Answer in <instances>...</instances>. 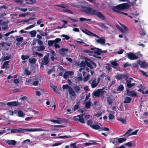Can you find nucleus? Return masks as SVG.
I'll return each mask as SVG.
<instances>
[{"label":"nucleus","instance_id":"1","mask_svg":"<svg viewBox=\"0 0 148 148\" xmlns=\"http://www.w3.org/2000/svg\"><path fill=\"white\" fill-rule=\"evenodd\" d=\"M130 7V5L128 3H124L120 4L117 5L113 7L112 10L114 11L119 13L125 15H127V14L121 11L129 9Z\"/></svg>","mask_w":148,"mask_h":148},{"label":"nucleus","instance_id":"2","mask_svg":"<svg viewBox=\"0 0 148 148\" xmlns=\"http://www.w3.org/2000/svg\"><path fill=\"white\" fill-rule=\"evenodd\" d=\"M88 4L86 2L83 3L81 6V10L85 12L86 14L90 15H95L96 10L93 8L88 6Z\"/></svg>","mask_w":148,"mask_h":148},{"label":"nucleus","instance_id":"3","mask_svg":"<svg viewBox=\"0 0 148 148\" xmlns=\"http://www.w3.org/2000/svg\"><path fill=\"white\" fill-rule=\"evenodd\" d=\"M96 49H97V51L95 50L94 51H90L87 50H86L85 51V52L86 53L90 52L92 53V55L93 56H94L97 55H100L101 54V53H105L107 52V51L106 50L102 51L101 49H100L96 48Z\"/></svg>","mask_w":148,"mask_h":148},{"label":"nucleus","instance_id":"4","mask_svg":"<svg viewBox=\"0 0 148 148\" xmlns=\"http://www.w3.org/2000/svg\"><path fill=\"white\" fill-rule=\"evenodd\" d=\"M135 81L132 78L128 79L126 82V84L128 88H131L134 86L135 84Z\"/></svg>","mask_w":148,"mask_h":148},{"label":"nucleus","instance_id":"5","mask_svg":"<svg viewBox=\"0 0 148 148\" xmlns=\"http://www.w3.org/2000/svg\"><path fill=\"white\" fill-rule=\"evenodd\" d=\"M73 120L76 121H78L82 123H85L84 119L82 115H78L73 117Z\"/></svg>","mask_w":148,"mask_h":148},{"label":"nucleus","instance_id":"6","mask_svg":"<svg viewBox=\"0 0 148 148\" xmlns=\"http://www.w3.org/2000/svg\"><path fill=\"white\" fill-rule=\"evenodd\" d=\"M22 133H25L26 132H38V131H44V130H43L42 129L37 128L36 129H22Z\"/></svg>","mask_w":148,"mask_h":148},{"label":"nucleus","instance_id":"7","mask_svg":"<svg viewBox=\"0 0 148 148\" xmlns=\"http://www.w3.org/2000/svg\"><path fill=\"white\" fill-rule=\"evenodd\" d=\"M127 55L128 58L131 60H136L138 58V57L136 55L131 52L127 53Z\"/></svg>","mask_w":148,"mask_h":148},{"label":"nucleus","instance_id":"8","mask_svg":"<svg viewBox=\"0 0 148 148\" xmlns=\"http://www.w3.org/2000/svg\"><path fill=\"white\" fill-rule=\"evenodd\" d=\"M115 78L118 80L122 79L123 78L126 79L127 76L125 74H117L115 76Z\"/></svg>","mask_w":148,"mask_h":148},{"label":"nucleus","instance_id":"9","mask_svg":"<svg viewBox=\"0 0 148 148\" xmlns=\"http://www.w3.org/2000/svg\"><path fill=\"white\" fill-rule=\"evenodd\" d=\"M89 83L91 85V86L92 88H95L98 85V83L97 82L96 78H94L91 82L90 81Z\"/></svg>","mask_w":148,"mask_h":148},{"label":"nucleus","instance_id":"10","mask_svg":"<svg viewBox=\"0 0 148 148\" xmlns=\"http://www.w3.org/2000/svg\"><path fill=\"white\" fill-rule=\"evenodd\" d=\"M137 63L139 64L142 68H145L148 67V64L145 61H141L140 60H138L137 61Z\"/></svg>","mask_w":148,"mask_h":148},{"label":"nucleus","instance_id":"11","mask_svg":"<svg viewBox=\"0 0 148 148\" xmlns=\"http://www.w3.org/2000/svg\"><path fill=\"white\" fill-rule=\"evenodd\" d=\"M58 6H60V8L59 9V10L61 12H66L67 13L72 14V12L70 10L65 8V7L63 6H61V5H57Z\"/></svg>","mask_w":148,"mask_h":148},{"label":"nucleus","instance_id":"12","mask_svg":"<svg viewBox=\"0 0 148 148\" xmlns=\"http://www.w3.org/2000/svg\"><path fill=\"white\" fill-rule=\"evenodd\" d=\"M74 72L73 71H69L66 72L63 75V77L65 79L67 78L70 76L73 75Z\"/></svg>","mask_w":148,"mask_h":148},{"label":"nucleus","instance_id":"13","mask_svg":"<svg viewBox=\"0 0 148 148\" xmlns=\"http://www.w3.org/2000/svg\"><path fill=\"white\" fill-rule=\"evenodd\" d=\"M86 64L90 69H92L96 67V65L95 63L92 62H86Z\"/></svg>","mask_w":148,"mask_h":148},{"label":"nucleus","instance_id":"14","mask_svg":"<svg viewBox=\"0 0 148 148\" xmlns=\"http://www.w3.org/2000/svg\"><path fill=\"white\" fill-rule=\"evenodd\" d=\"M73 88L75 92L77 93H79L82 92V87L80 86L75 85L74 86Z\"/></svg>","mask_w":148,"mask_h":148},{"label":"nucleus","instance_id":"15","mask_svg":"<svg viewBox=\"0 0 148 148\" xmlns=\"http://www.w3.org/2000/svg\"><path fill=\"white\" fill-rule=\"evenodd\" d=\"M95 40L98 43L101 44H104L105 42V39L103 37L99 38L98 39H96Z\"/></svg>","mask_w":148,"mask_h":148},{"label":"nucleus","instance_id":"16","mask_svg":"<svg viewBox=\"0 0 148 148\" xmlns=\"http://www.w3.org/2000/svg\"><path fill=\"white\" fill-rule=\"evenodd\" d=\"M105 88H106V87H104L102 89H99L100 96L102 97L103 98L104 97V95L106 94V91L104 90L105 89Z\"/></svg>","mask_w":148,"mask_h":148},{"label":"nucleus","instance_id":"17","mask_svg":"<svg viewBox=\"0 0 148 148\" xmlns=\"http://www.w3.org/2000/svg\"><path fill=\"white\" fill-rule=\"evenodd\" d=\"M5 142L9 145H15L16 143V141L14 140H5Z\"/></svg>","mask_w":148,"mask_h":148},{"label":"nucleus","instance_id":"18","mask_svg":"<svg viewBox=\"0 0 148 148\" xmlns=\"http://www.w3.org/2000/svg\"><path fill=\"white\" fill-rule=\"evenodd\" d=\"M48 62L49 59L48 58V56H45L42 62V64L44 65H47L48 64Z\"/></svg>","mask_w":148,"mask_h":148},{"label":"nucleus","instance_id":"19","mask_svg":"<svg viewBox=\"0 0 148 148\" xmlns=\"http://www.w3.org/2000/svg\"><path fill=\"white\" fill-rule=\"evenodd\" d=\"M22 128L15 129L11 130L10 131L11 133H22Z\"/></svg>","mask_w":148,"mask_h":148},{"label":"nucleus","instance_id":"20","mask_svg":"<svg viewBox=\"0 0 148 148\" xmlns=\"http://www.w3.org/2000/svg\"><path fill=\"white\" fill-rule=\"evenodd\" d=\"M127 95L131 97L136 96L137 95L136 93L134 91L132 90H127Z\"/></svg>","mask_w":148,"mask_h":148},{"label":"nucleus","instance_id":"21","mask_svg":"<svg viewBox=\"0 0 148 148\" xmlns=\"http://www.w3.org/2000/svg\"><path fill=\"white\" fill-rule=\"evenodd\" d=\"M10 62V61L5 62L2 65L1 68L4 69L5 68L8 69L9 68V65L8 63Z\"/></svg>","mask_w":148,"mask_h":148},{"label":"nucleus","instance_id":"22","mask_svg":"<svg viewBox=\"0 0 148 148\" xmlns=\"http://www.w3.org/2000/svg\"><path fill=\"white\" fill-rule=\"evenodd\" d=\"M50 121L54 123L60 124L62 122V121L60 118H58L57 120L50 119Z\"/></svg>","mask_w":148,"mask_h":148},{"label":"nucleus","instance_id":"23","mask_svg":"<svg viewBox=\"0 0 148 148\" xmlns=\"http://www.w3.org/2000/svg\"><path fill=\"white\" fill-rule=\"evenodd\" d=\"M68 91L69 94L71 96H75V92L71 87H69V89Z\"/></svg>","mask_w":148,"mask_h":148},{"label":"nucleus","instance_id":"24","mask_svg":"<svg viewBox=\"0 0 148 148\" xmlns=\"http://www.w3.org/2000/svg\"><path fill=\"white\" fill-rule=\"evenodd\" d=\"M95 15H96L98 17L103 19L104 20L105 18L103 15L100 12H97L96 11V14Z\"/></svg>","mask_w":148,"mask_h":148},{"label":"nucleus","instance_id":"25","mask_svg":"<svg viewBox=\"0 0 148 148\" xmlns=\"http://www.w3.org/2000/svg\"><path fill=\"white\" fill-rule=\"evenodd\" d=\"M107 101L108 103L110 105L112 104L113 102L112 96V95L109 96L107 97Z\"/></svg>","mask_w":148,"mask_h":148},{"label":"nucleus","instance_id":"26","mask_svg":"<svg viewBox=\"0 0 148 148\" xmlns=\"http://www.w3.org/2000/svg\"><path fill=\"white\" fill-rule=\"evenodd\" d=\"M95 144V143L92 140H90L88 142L86 143L83 144V145L85 147L87 146H89L90 145H93Z\"/></svg>","mask_w":148,"mask_h":148},{"label":"nucleus","instance_id":"27","mask_svg":"<svg viewBox=\"0 0 148 148\" xmlns=\"http://www.w3.org/2000/svg\"><path fill=\"white\" fill-rule=\"evenodd\" d=\"M122 27L123 28V32H121L122 33H126L128 32L129 29L128 28L124 25L120 24Z\"/></svg>","mask_w":148,"mask_h":148},{"label":"nucleus","instance_id":"28","mask_svg":"<svg viewBox=\"0 0 148 148\" xmlns=\"http://www.w3.org/2000/svg\"><path fill=\"white\" fill-rule=\"evenodd\" d=\"M31 73V71L28 68L25 69L24 70L23 73L24 75L29 76Z\"/></svg>","mask_w":148,"mask_h":148},{"label":"nucleus","instance_id":"29","mask_svg":"<svg viewBox=\"0 0 148 148\" xmlns=\"http://www.w3.org/2000/svg\"><path fill=\"white\" fill-rule=\"evenodd\" d=\"M93 129H94L95 130H101L102 128H101L100 126L98 125L95 124L93 125L92 127H91Z\"/></svg>","mask_w":148,"mask_h":148},{"label":"nucleus","instance_id":"30","mask_svg":"<svg viewBox=\"0 0 148 148\" xmlns=\"http://www.w3.org/2000/svg\"><path fill=\"white\" fill-rule=\"evenodd\" d=\"M16 101H11L7 102L6 104L10 107L15 106L16 104Z\"/></svg>","mask_w":148,"mask_h":148},{"label":"nucleus","instance_id":"31","mask_svg":"<svg viewBox=\"0 0 148 148\" xmlns=\"http://www.w3.org/2000/svg\"><path fill=\"white\" fill-rule=\"evenodd\" d=\"M18 116L21 117H24L25 116V114L21 110H18Z\"/></svg>","mask_w":148,"mask_h":148},{"label":"nucleus","instance_id":"32","mask_svg":"<svg viewBox=\"0 0 148 148\" xmlns=\"http://www.w3.org/2000/svg\"><path fill=\"white\" fill-rule=\"evenodd\" d=\"M39 83L38 79L36 77L34 78L33 80V85L34 86H37L38 85Z\"/></svg>","mask_w":148,"mask_h":148},{"label":"nucleus","instance_id":"33","mask_svg":"<svg viewBox=\"0 0 148 148\" xmlns=\"http://www.w3.org/2000/svg\"><path fill=\"white\" fill-rule=\"evenodd\" d=\"M36 0H25V2L26 4H31L35 2Z\"/></svg>","mask_w":148,"mask_h":148},{"label":"nucleus","instance_id":"34","mask_svg":"<svg viewBox=\"0 0 148 148\" xmlns=\"http://www.w3.org/2000/svg\"><path fill=\"white\" fill-rule=\"evenodd\" d=\"M29 33L31 37H33L36 36V31L34 30L29 32Z\"/></svg>","mask_w":148,"mask_h":148},{"label":"nucleus","instance_id":"35","mask_svg":"<svg viewBox=\"0 0 148 148\" xmlns=\"http://www.w3.org/2000/svg\"><path fill=\"white\" fill-rule=\"evenodd\" d=\"M93 95L96 97H99L100 96L99 89H98L96 91H95L93 92Z\"/></svg>","mask_w":148,"mask_h":148},{"label":"nucleus","instance_id":"36","mask_svg":"<svg viewBox=\"0 0 148 148\" xmlns=\"http://www.w3.org/2000/svg\"><path fill=\"white\" fill-rule=\"evenodd\" d=\"M137 0H134L132 2H129L128 4L130 5V7L132 5L137 6L138 5V4L136 3V1Z\"/></svg>","mask_w":148,"mask_h":148},{"label":"nucleus","instance_id":"37","mask_svg":"<svg viewBox=\"0 0 148 148\" xmlns=\"http://www.w3.org/2000/svg\"><path fill=\"white\" fill-rule=\"evenodd\" d=\"M16 106H20L22 105H24L25 103V102L23 100H22L20 102H18V101H16Z\"/></svg>","mask_w":148,"mask_h":148},{"label":"nucleus","instance_id":"38","mask_svg":"<svg viewBox=\"0 0 148 148\" xmlns=\"http://www.w3.org/2000/svg\"><path fill=\"white\" fill-rule=\"evenodd\" d=\"M110 63L114 68H116V66L118 65V64L116 62L115 60L114 61L112 60L111 61Z\"/></svg>","mask_w":148,"mask_h":148},{"label":"nucleus","instance_id":"39","mask_svg":"<svg viewBox=\"0 0 148 148\" xmlns=\"http://www.w3.org/2000/svg\"><path fill=\"white\" fill-rule=\"evenodd\" d=\"M84 70L87 71L88 72H89V69L86 67L81 66V68L79 69V71L80 72H81L82 71H83Z\"/></svg>","mask_w":148,"mask_h":148},{"label":"nucleus","instance_id":"40","mask_svg":"<svg viewBox=\"0 0 148 148\" xmlns=\"http://www.w3.org/2000/svg\"><path fill=\"white\" fill-rule=\"evenodd\" d=\"M131 98L129 97H126L125 98L124 103H129L131 100Z\"/></svg>","mask_w":148,"mask_h":148},{"label":"nucleus","instance_id":"41","mask_svg":"<svg viewBox=\"0 0 148 148\" xmlns=\"http://www.w3.org/2000/svg\"><path fill=\"white\" fill-rule=\"evenodd\" d=\"M126 140L125 138H120L117 139L118 143H121L125 141Z\"/></svg>","mask_w":148,"mask_h":148},{"label":"nucleus","instance_id":"42","mask_svg":"<svg viewBox=\"0 0 148 148\" xmlns=\"http://www.w3.org/2000/svg\"><path fill=\"white\" fill-rule=\"evenodd\" d=\"M2 25L3 26L2 27V29L3 30H5L8 29V26L6 24L5 22L2 23Z\"/></svg>","mask_w":148,"mask_h":148},{"label":"nucleus","instance_id":"43","mask_svg":"<svg viewBox=\"0 0 148 148\" xmlns=\"http://www.w3.org/2000/svg\"><path fill=\"white\" fill-rule=\"evenodd\" d=\"M93 122L91 120H89L87 121V124L89 126L91 127L93 125Z\"/></svg>","mask_w":148,"mask_h":148},{"label":"nucleus","instance_id":"44","mask_svg":"<svg viewBox=\"0 0 148 148\" xmlns=\"http://www.w3.org/2000/svg\"><path fill=\"white\" fill-rule=\"evenodd\" d=\"M29 62L31 64L34 63L36 62V59L35 58H29Z\"/></svg>","mask_w":148,"mask_h":148},{"label":"nucleus","instance_id":"45","mask_svg":"<svg viewBox=\"0 0 148 148\" xmlns=\"http://www.w3.org/2000/svg\"><path fill=\"white\" fill-rule=\"evenodd\" d=\"M75 79L76 81L78 82L82 81L83 80V79L81 76H79L76 77L75 78Z\"/></svg>","mask_w":148,"mask_h":148},{"label":"nucleus","instance_id":"46","mask_svg":"<svg viewBox=\"0 0 148 148\" xmlns=\"http://www.w3.org/2000/svg\"><path fill=\"white\" fill-rule=\"evenodd\" d=\"M61 37H63V40H68L70 39V37L69 36L65 34L62 35L61 36Z\"/></svg>","mask_w":148,"mask_h":148},{"label":"nucleus","instance_id":"47","mask_svg":"<svg viewBox=\"0 0 148 148\" xmlns=\"http://www.w3.org/2000/svg\"><path fill=\"white\" fill-rule=\"evenodd\" d=\"M79 101L77 102V103L75 104L73 107V111H75L78 108L79 106Z\"/></svg>","mask_w":148,"mask_h":148},{"label":"nucleus","instance_id":"48","mask_svg":"<svg viewBox=\"0 0 148 148\" xmlns=\"http://www.w3.org/2000/svg\"><path fill=\"white\" fill-rule=\"evenodd\" d=\"M45 49V47L44 46H40L38 47L37 49V51H42L44 49Z\"/></svg>","mask_w":148,"mask_h":148},{"label":"nucleus","instance_id":"49","mask_svg":"<svg viewBox=\"0 0 148 148\" xmlns=\"http://www.w3.org/2000/svg\"><path fill=\"white\" fill-rule=\"evenodd\" d=\"M82 31L85 34L91 36L92 32L87 29L82 30Z\"/></svg>","mask_w":148,"mask_h":148},{"label":"nucleus","instance_id":"50","mask_svg":"<svg viewBox=\"0 0 148 148\" xmlns=\"http://www.w3.org/2000/svg\"><path fill=\"white\" fill-rule=\"evenodd\" d=\"M54 40H49L48 41V45L49 46H52L54 45Z\"/></svg>","mask_w":148,"mask_h":148},{"label":"nucleus","instance_id":"51","mask_svg":"<svg viewBox=\"0 0 148 148\" xmlns=\"http://www.w3.org/2000/svg\"><path fill=\"white\" fill-rule=\"evenodd\" d=\"M139 130H137L135 131L132 132L131 134H129L128 135V136H131L133 135H136L137 134V132H138Z\"/></svg>","mask_w":148,"mask_h":148},{"label":"nucleus","instance_id":"52","mask_svg":"<svg viewBox=\"0 0 148 148\" xmlns=\"http://www.w3.org/2000/svg\"><path fill=\"white\" fill-rule=\"evenodd\" d=\"M91 105V102L90 101L86 102L85 104V106L87 108H89Z\"/></svg>","mask_w":148,"mask_h":148},{"label":"nucleus","instance_id":"53","mask_svg":"<svg viewBox=\"0 0 148 148\" xmlns=\"http://www.w3.org/2000/svg\"><path fill=\"white\" fill-rule=\"evenodd\" d=\"M10 56H4L3 57H2L1 59V60L4 61L6 60H8L10 59Z\"/></svg>","mask_w":148,"mask_h":148},{"label":"nucleus","instance_id":"54","mask_svg":"<svg viewBox=\"0 0 148 148\" xmlns=\"http://www.w3.org/2000/svg\"><path fill=\"white\" fill-rule=\"evenodd\" d=\"M54 41H55L53 45L54 47L55 45L57 44V43L58 42H60L61 41V39L60 38H56L55 40H54Z\"/></svg>","mask_w":148,"mask_h":148},{"label":"nucleus","instance_id":"55","mask_svg":"<svg viewBox=\"0 0 148 148\" xmlns=\"http://www.w3.org/2000/svg\"><path fill=\"white\" fill-rule=\"evenodd\" d=\"M124 87L123 85L121 84L118 88L117 91H122L123 90Z\"/></svg>","mask_w":148,"mask_h":148},{"label":"nucleus","instance_id":"56","mask_svg":"<svg viewBox=\"0 0 148 148\" xmlns=\"http://www.w3.org/2000/svg\"><path fill=\"white\" fill-rule=\"evenodd\" d=\"M140 33L141 36H144L146 34V32L143 29H141L140 31Z\"/></svg>","mask_w":148,"mask_h":148},{"label":"nucleus","instance_id":"57","mask_svg":"<svg viewBox=\"0 0 148 148\" xmlns=\"http://www.w3.org/2000/svg\"><path fill=\"white\" fill-rule=\"evenodd\" d=\"M90 77V75H88L84 77L83 78L84 81L85 82L87 81L89 79Z\"/></svg>","mask_w":148,"mask_h":148},{"label":"nucleus","instance_id":"58","mask_svg":"<svg viewBox=\"0 0 148 148\" xmlns=\"http://www.w3.org/2000/svg\"><path fill=\"white\" fill-rule=\"evenodd\" d=\"M118 120L121 122L123 123H126V121L125 119L121 118L118 119Z\"/></svg>","mask_w":148,"mask_h":148},{"label":"nucleus","instance_id":"59","mask_svg":"<svg viewBox=\"0 0 148 148\" xmlns=\"http://www.w3.org/2000/svg\"><path fill=\"white\" fill-rule=\"evenodd\" d=\"M79 20L81 21H91V20L90 19H87L82 17L79 18Z\"/></svg>","mask_w":148,"mask_h":148},{"label":"nucleus","instance_id":"60","mask_svg":"<svg viewBox=\"0 0 148 148\" xmlns=\"http://www.w3.org/2000/svg\"><path fill=\"white\" fill-rule=\"evenodd\" d=\"M104 76L105 77L104 79L106 81H107L108 82H109L110 81V78L109 76L108 75H106Z\"/></svg>","mask_w":148,"mask_h":148},{"label":"nucleus","instance_id":"61","mask_svg":"<svg viewBox=\"0 0 148 148\" xmlns=\"http://www.w3.org/2000/svg\"><path fill=\"white\" fill-rule=\"evenodd\" d=\"M21 58L23 60H25L28 59L29 58V56H25L22 55L21 56Z\"/></svg>","mask_w":148,"mask_h":148},{"label":"nucleus","instance_id":"62","mask_svg":"<svg viewBox=\"0 0 148 148\" xmlns=\"http://www.w3.org/2000/svg\"><path fill=\"white\" fill-rule=\"evenodd\" d=\"M138 91L142 92L143 94H148V90H147L145 92L144 90L142 89H139L138 90Z\"/></svg>","mask_w":148,"mask_h":148},{"label":"nucleus","instance_id":"63","mask_svg":"<svg viewBox=\"0 0 148 148\" xmlns=\"http://www.w3.org/2000/svg\"><path fill=\"white\" fill-rule=\"evenodd\" d=\"M52 88L53 89L54 91L56 93H59L58 90L57 88L55 86H53L52 87Z\"/></svg>","mask_w":148,"mask_h":148},{"label":"nucleus","instance_id":"64","mask_svg":"<svg viewBox=\"0 0 148 148\" xmlns=\"http://www.w3.org/2000/svg\"><path fill=\"white\" fill-rule=\"evenodd\" d=\"M44 21L42 19H39L37 20V23L38 25H39L41 23H43Z\"/></svg>","mask_w":148,"mask_h":148}]
</instances>
